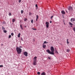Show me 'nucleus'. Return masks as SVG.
Listing matches in <instances>:
<instances>
[{
    "label": "nucleus",
    "instance_id": "1",
    "mask_svg": "<svg viewBox=\"0 0 75 75\" xmlns=\"http://www.w3.org/2000/svg\"><path fill=\"white\" fill-rule=\"evenodd\" d=\"M16 51L18 54H20L22 52V49L19 47H17L16 48Z\"/></svg>",
    "mask_w": 75,
    "mask_h": 75
},
{
    "label": "nucleus",
    "instance_id": "2",
    "mask_svg": "<svg viewBox=\"0 0 75 75\" xmlns=\"http://www.w3.org/2000/svg\"><path fill=\"white\" fill-rule=\"evenodd\" d=\"M46 52L48 53V54H51L52 55H54V54L52 52H51L50 50L49 49H47L46 50Z\"/></svg>",
    "mask_w": 75,
    "mask_h": 75
},
{
    "label": "nucleus",
    "instance_id": "3",
    "mask_svg": "<svg viewBox=\"0 0 75 75\" xmlns=\"http://www.w3.org/2000/svg\"><path fill=\"white\" fill-rule=\"evenodd\" d=\"M50 50L53 53V55H54V47L51 46L50 47Z\"/></svg>",
    "mask_w": 75,
    "mask_h": 75
},
{
    "label": "nucleus",
    "instance_id": "4",
    "mask_svg": "<svg viewBox=\"0 0 75 75\" xmlns=\"http://www.w3.org/2000/svg\"><path fill=\"white\" fill-rule=\"evenodd\" d=\"M23 54H24V55L26 57H27V56H28V52H25L23 53Z\"/></svg>",
    "mask_w": 75,
    "mask_h": 75
},
{
    "label": "nucleus",
    "instance_id": "5",
    "mask_svg": "<svg viewBox=\"0 0 75 75\" xmlns=\"http://www.w3.org/2000/svg\"><path fill=\"white\" fill-rule=\"evenodd\" d=\"M46 27L47 28H48V27H49V23L47 22L46 23Z\"/></svg>",
    "mask_w": 75,
    "mask_h": 75
},
{
    "label": "nucleus",
    "instance_id": "6",
    "mask_svg": "<svg viewBox=\"0 0 75 75\" xmlns=\"http://www.w3.org/2000/svg\"><path fill=\"white\" fill-rule=\"evenodd\" d=\"M33 64L35 65L37 64V61H36V60H34L33 62Z\"/></svg>",
    "mask_w": 75,
    "mask_h": 75
},
{
    "label": "nucleus",
    "instance_id": "7",
    "mask_svg": "<svg viewBox=\"0 0 75 75\" xmlns=\"http://www.w3.org/2000/svg\"><path fill=\"white\" fill-rule=\"evenodd\" d=\"M72 7L71 6H69L68 8V10H72Z\"/></svg>",
    "mask_w": 75,
    "mask_h": 75
},
{
    "label": "nucleus",
    "instance_id": "8",
    "mask_svg": "<svg viewBox=\"0 0 75 75\" xmlns=\"http://www.w3.org/2000/svg\"><path fill=\"white\" fill-rule=\"evenodd\" d=\"M47 47V46L45 44H43L42 45V47L43 48H45Z\"/></svg>",
    "mask_w": 75,
    "mask_h": 75
},
{
    "label": "nucleus",
    "instance_id": "9",
    "mask_svg": "<svg viewBox=\"0 0 75 75\" xmlns=\"http://www.w3.org/2000/svg\"><path fill=\"white\" fill-rule=\"evenodd\" d=\"M62 14H65V12L64 11H61Z\"/></svg>",
    "mask_w": 75,
    "mask_h": 75
},
{
    "label": "nucleus",
    "instance_id": "10",
    "mask_svg": "<svg viewBox=\"0 0 75 75\" xmlns=\"http://www.w3.org/2000/svg\"><path fill=\"white\" fill-rule=\"evenodd\" d=\"M71 22H72V21H75V19L74 18H71Z\"/></svg>",
    "mask_w": 75,
    "mask_h": 75
},
{
    "label": "nucleus",
    "instance_id": "11",
    "mask_svg": "<svg viewBox=\"0 0 75 75\" xmlns=\"http://www.w3.org/2000/svg\"><path fill=\"white\" fill-rule=\"evenodd\" d=\"M36 17V21H38V15H37Z\"/></svg>",
    "mask_w": 75,
    "mask_h": 75
},
{
    "label": "nucleus",
    "instance_id": "12",
    "mask_svg": "<svg viewBox=\"0 0 75 75\" xmlns=\"http://www.w3.org/2000/svg\"><path fill=\"white\" fill-rule=\"evenodd\" d=\"M21 35V34L20 33H19L18 35V38H20V35Z\"/></svg>",
    "mask_w": 75,
    "mask_h": 75
},
{
    "label": "nucleus",
    "instance_id": "13",
    "mask_svg": "<svg viewBox=\"0 0 75 75\" xmlns=\"http://www.w3.org/2000/svg\"><path fill=\"white\" fill-rule=\"evenodd\" d=\"M41 75H45V73L44 72H42L41 74Z\"/></svg>",
    "mask_w": 75,
    "mask_h": 75
},
{
    "label": "nucleus",
    "instance_id": "14",
    "mask_svg": "<svg viewBox=\"0 0 75 75\" xmlns=\"http://www.w3.org/2000/svg\"><path fill=\"white\" fill-rule=\"evenodd\" d=\"M16 21V19H12V22L14 23V22Z\"/></svg>",
    "mask_w": 75,
    "mask_h": 75
},
{
    "label": "nucleus",
    "instance_id": "15",
    "mask_svg": "<svg viewBox=\"0 0 75 75\" xmlns=\"http://www.w3.org/2000/svg\"><path fill=\"white\" fill-rule=\"evenodd\" d=\"M47 43H48V42H46V41H45L44 42L43 44H47Z\"/></svg>",
    "mask_w": 75,
    "mask_h": 75
},
{
    "label": "nucleus",
    "instance_id": "16",
    "mask_svg": "<svg viewBox=\"0 0 75 75\" xmlns=\"http://www.w3.org/2000/svg\"><path fill=\"white\" fill-rule=\"evenodd\" d=\"M37 57H35L34 58V60H36V61H37Z\"/></svg>",
    "mask_w": 75,
    "mask_h": 75
},
{
    "label": "nucleus",
    "instance_id": "17",
    "mask_svg": "<svg viewBox=\"0 0 75 75\" xmlns=\"http://www.w3.org/2000/svg\"><path fill=\"white\" fill-rule=\"evenodd\" d=\"M24 18V21H27V19L25 18Z\"/></svg>",
    "mask_w": 75,
    "mask_h": 75
},
{
    "label": "nucleus",
    "instance_id": "18",
    "mask_svg": "<svg viewBox=\"0 0 75 75\" xmlns=\"http://www.w3.org/2000/svg\"><path fill=\"white\" fill-rule=\"evenodd\" d=\"M20 27L22 30H23V27L22 26V25H20Z\"/></svg>",
    "mask_w": 75,
    "mask_h": 75
},
{
    "label": "nucleus",
    "instance_id": "19",
    "mask_svg": "<svg viewBox=\"0 0 75 75\" xmlns=\"http://www.w3.org/2000/svg\"><path fill=\"white\" fill-rule=\"evenodd\" d=\"M69 24L70 25H73V24L71 22L69 23Z\"/></svg>",
    "mask_w": 75,
    "mask_h": 75
},
{
    "label": "nucleus",
    "instance_id": "20",
    "mask_svg": "<svg viewBox=\"0 0 75 75\" xmlns=\"http://www.w3.org/2000/svg\"><path fill=\"white\" fill-rule=\"evenodd\" d=\"M32 29L33 30H37V29H35V28H32Z\"/></svg>",
    "mask_w": 75,
    "mask_h": 75
},
{
    "label": "nucleus",
    "instance_id": "21",
    "mask_svg": "<svg viewBox=\"0 0 75 75\" xmlns=\"http://www.w3.org/2000/svg\"><path fill=\"white\" fill-rule=\"evenodd\" d=\"M32 13L31 12H29V16H31Z\"/></svg>",
    "mask_w": 75,
    "mask_h": 75
},
{
    "label": "nucleus",
    "instance_id": "22",
    "mask_svg": "<svg viewBox=\"0 0 75 75\" xmlns=\"http://www.w3.org/2000/svg\"><path fill=\"white\" fill-rule=\"evenodd\" d=\"M8 15L9 16H11V13H9L8 14Z\"/></svg>",
    "mask_w": 75,
    "mask_h": 75
},
{
    "label": "nucleus",
    "instance_id": "23",
    "mask_svg": "<svg viewBox=\"0 0 75 75\" xmlns=\"http://www.w3.org/2000/svg\"><path fill=\"white\" fill-rule=\"evenodd\" d=\"M4 33H7V31L6 30H4L3 31Z\"/></svg>",
    "mask_w": 75,
    "mask_h": 75
},
{
    "label": "nucleus",
    "instance_id": "24",
    "mask_svg": "<svg viewBox=\"0 0 75 75\" xmlns=\"http://www.w3.org/2000/svg\"><path fill=\"white\" fill-rule=\"evenodd\" d=\"M67 44H69V42H68V39L67 40Z\"/></svg>",
    "mask_w": 75,
    "mask_h": 75
},
{
    "label": "nucleus",
    "instance_id": "25",
    "mask_svg": "<svg viewBox=\"0 0 75 75\" xmlns=\"http://www.w3.org/2000/svg\"><path fill=\"white\" fill-rule=\"evenodd\" d=\"M2 30H5V28H4V27L3 26H2Z\"/></svg>",
    "mask_w": 75,
    "mask_h": 75
},
{
    "label": "nucleus",
    "instance_id": "26",
    "mask_svg": "<svg viewBox=\"0 0 75 75\" xmlns=\"http://www.w3.org/2000/svg\"><path fill=\"white\" fill-rule=\"evenodd\" d=\"M11 35H12V36H13V35H14V33H11Z\"/></svg>",
    "mask_w": 75,
    "mask_h": 75
},
{
    "label": "nucleus",
    "instance_id": "27",
    "mask_svg": "<svg viewBox=\"0 0 75 75\" xmlns=\"http://www.w3.org/2000/svg\"><path fill=\"white\" fill-rule=\"evenodd\" d=\"M33 19L31 21V23H33Z\"/></svg>",
    "mask_w": 75,
    "mask_h": 75
},
{
    "label": "nucleus",
    "instance_id": "28",
    "mask_svg": "<svg viewBox=\"0 0 75 75\" xmlns=\"http://www.w3.org/2000/svg\"><path fill=\"white\" fill-rule=\"evenodd\" d=\"M48 58L49 59H51V57H48Z\"/></svg>",
    "mask_w": 75,
    "mask_h": 75
},
{
    "label": "nucleus",
    "instance_id": "29",
    "mask_svg": "<svg viewBox=\"0 0 75 75\" xmlns=\"http://www.w3.org/2000/svg\"><path fill=\"white\" fill-rule=\"evenodd\" d=\"M37 74H38V75H40V72H37Z\"/></svg>",
    "mask_w": 75,
    "mask_h": 75
},
{
    "label": "nucleus",
    "instance_id": "30",
    "mask_svg": "<svg viewBox=\"0 0 75 75\" xmlns=\"http://www.w3.org/2000/svg\"><path fill=\"white\" fill-rule=\"evenodd\" d=\"M21 14H23V10H22L21 11Z\"/></svg>",
    "mask_w": 75,
    "mask_h": 75
},
{
    "label": "nucleus",
    "instance_id": "31",
    "mask_svg": "<svg viewBox=\"0 0 75 75\" xmlns=\"http://www.w3.org/2000/svg\"><path fill=\"white\" fill-rule=\"evenodd\" d=\"M67 51L68 52H69V49H67Z\"/></svg>",
    "mask_w": 75,
    "mask_h": 75
},
{
    "label": "nucleus",
    "instance_id": "32",
    "mask_svg": "<svg viewBox=\"0 0 75 75\" xmlns=\"http://www.w3.org/2000/svg\"><path fill=\"white\" fill-rule=\"evenodd\" d=\"M11 35H10L9 36V38H11Z\"/></svg>",
    "mask_w": 75,
    "mask_h": 75
},
{
    "label": "nucleus",
    "instance_id": "33",
    "mask_svg": "<svg viewBox=\"0 0 75 75\" xmlns=\"http://www.w3.org/2000/svg\"><path fill=\"white\" fill-rule=\"evenodd\" d=\"M19 3H21V0H19Z\"/></svg>",
    "mask_w": 75,
    "mask_h": 75
},
{
    "label": "nucleus",
    "instance_id": "34",
    "mask_svg": "<svg viewBox=\"0 0 75 75\" xmlns=\"http://www.w3.org/2000/svg\"><path fill=\"white\" fill-rule=\"evenodd\" d=\"M0 67H3V65H0Z\"/></svg>",
    "mask_w": 75,
    "mask_h": 75
},
{
    "label": "nucleus",
    "instance_id": "35",
    "mask_svg": "<svg viewBox=\"0 0 75 75\" xmlns=\"http://www.w3.org/2000/svg\"><path fill=\"white\" fill-rule=\"evenodd\" d=\"M53 17H54L53 16H52L51 17V18H50L51 19H52V18H53Z\"/></svg>",
    "mask_w": 75,
    "mask_h": 75
},
{
    "label": "nucleus",
    "instance_id": "36",
    "mask_svg": "<svg viewBox=\"0 0 75 75\" xmlns=\"http://www.w3.org/2000/svg\"><path fill=\"white\" fill-rule=\"evenodd\" d=\"M35 7H38V5H37V4H36L35 5Z\"/></svg>",
    "mask_w": 75,
    "mask_h": 75
},
{
    "label": "nucleus",
    "instance_id": "37",
    "mask_svg": "<svg viewBox=\"0 0 75 75\" xmlns=\"http://www.w3.org/2000/svg\"><path fill=\"white\" fill-rule=\"evenodd\" d=\"M50 23H52V21H50Z\"/></svg>",
    "mask_w": 75,
    "mask_h": 75
},
{
    "label": "nucleus",
    "instance_id": "38",
    "mask_svg": "<svg viewBox=\"0 0 75 75\" xmlns=\"http://www.w3.org/2000/svg\"><path fill=\"white\" fill-rule=\"evenodd\" d=\"M21 40H22V41H23V40L22 38H21Z\"/></svg>",
    "mask_w": 75,
    "mask_h": 75
},
{
    "label": "nucleus",
    "instance_id": "39",
    "mask_svg": "<svg viewBox=\"0 0 75 75\" xmlns=\"http://www.w3.org/2000/svg\"><path fill=\"white\" fill-rule=\"evenodd\" d=\"M3 44H2L1 45V46H3Z\"/></svg>",
    "mask_w": 75,
    "mask_h": 75
},
{
    "label": "nucleus",
    "instance_id": "40",
    "mask_svg": "<svg viewBox=\"0 0 75 75\" xmlns=\"http://www.w3.org/2000/svg\"><path fill=\"white\" fill-rule=\"evenodd\" d=\"M22 47H21V46L20 47V48H21Z\"/></svg>",
    "mask_w": 75,
    "mask_h": 75
},
{
    "label": "nucleus",
    "instance_id": "41",
    "mask_svg": "<svg viewBox=\"0 0 75 75\" xmlns=\"http://www.w3.org/2000/svg\"><path fill=\"white\" fill-rule=\"evenodd\" d=\"M25 28L26 27V26H25Z\"/></svg>",
    "mask_w": 75,
    "mask_h": 75
},
{
    "label": "nucleus",
    "instance_id": "42",
    "mask_svg": "<svg viewBox=\"0 0 75 75\" xmlns=\"http://www.w3.org/2000/svg\"><path fill=\"white\" fill-rule=\"evenodd\" d=\"M34 41H35V40L34 39L33 40Z\"/></svg>",
    "mask_w": 75,
    "mask_h": 75
},
{
    "label": "nucleus",
    "instance_id": "43",
    "mask_svg": "<svg viewBox=\"0 0 75 75\" xmlns=\"http://www.w3.org/2000/svg\"><path fill=\"white\" fill-rule=\"evenodd\" d=\"M67 13H68V12L67 11H66Z\"/></svg>",
    "mask_w": 75,
    "mask_h": 75
},
{
    "label": "nucleus",
    "instance_id": "44",
    "mask_svg": "<svg viewBox=\"0 0 75 75\" xmlns=\"http://www.w3.org/2000/svg\"><path fill=\"white\" fill-rule=\"evenodd\" d=\"M5 23V22H4V23Z\"/></svg>",
    "mask_w": 75,
    "mask_h": 75
},
{
    "label": "nucleus",
    "instance_id": "45",
    "mask_svg": "<svg viewBox=\"0 0 75 75\" xmlns=\"http://www.w3.org/2000/svg\"><path fill=\"white\" fill-rule=\"evenodd\" d=\"M71 27H72V26H71Z\"/></svg>",
    "mask_w": 75,
    "mask_h": 75
}]
</instances>
